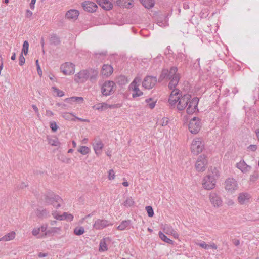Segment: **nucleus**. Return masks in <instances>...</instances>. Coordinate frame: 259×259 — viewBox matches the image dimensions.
<instances>
[{"mask_svg":"<svg viewBox=\"0 0 259 259\" xmlns=\"http://www.w3.org/2000/svg\"><path fill=\"white\" fill-rule=\"evenodd\" d=\"M191 96L189 94H185L183 96L180 97L177 105V109L179 110H183L186 108L188 101L190 100Z\"/></svg>","mask_w":259,"mask_h":259,"instance_id":"4468645a","label":"nucleus"},{"mask_svg":"<svg viewBox=\"0 0 259 259\" xmlns=\"http://www.w3.org/2000/svg\"><path fill=\"white\" fill-rule=\"evenodd\" d=\"M140 80L141 79L139 78L136 77L130 85V88L133 91L132 94L133 98L139 97L143 95V92L139 90L137 85V83L140 82Z\"/></svg>","mask_w":259,"mask_h":259,"instance_id":"f8f14e48","label":"nucleus"},{"mask_svg":"<svg viewBox=\"0 0 259 259\" xmlns=\"http://www.w3.org/2000/svg\"><path fill=\"white\" fill-rule=\"evenodd\" d=\"M120 106L118 104H114V105H108V108L114 109L119 107Z\"/></svg>","mask_w":259,"mask_h":259,"instance_id":"680f3d73","label":"nucleus"},{"mask_svg":"<svg viewBox=\"0 0 259 259\" xmlns=\"http://www.w3.org/2000/svg\"><path fill=\"white\" fill-rule=\"evenodd\" d=\"M164 232L166 234L171 235L174 236L175 238H178L179 235L171 226L168 225H165L163 229Z\"/></svg>","mask_w":259,"mask_h":259,"instance_id":"393cba45","label":"nucleus"},{"mask_svg":"<svg viewBox=\"0 0 259 259\" xmlns=\"http://www.w3.org/2000/svg\"><path fill=\"white\" fill-rule=\"evenodd\" d=\"M134 201L131 197H127L123 203V205L126 207H131L134 205Z\"/></svg>","mask_w":259,"mask_h":259,"instance_id":"a19ab883","label":"nucleus"},{"mask_svg":"<svg viewBox=\"0 0 259 259\" xmlns=\"http://www.w3.org/2000/svg\"><path fill=\"white\" fill-rule=\"evenodd\" d=\"M50 127L53 132H55L58 128V126L55 121H51L50 122Z\"/></svg>","mask_w":259,"mask_h":259,"instance_id":"09e8293b","label":"nucleus"},{"mask_svg":"<svg viewBox=\"0 0 259 259\" xmlns=\"http://www.w3.org/2000/svg\"><path fill=\"white\" fill-rule=\"evenodd\" d=\"M212 174H208L205 177L203 181V187L206 190H211L215 187L216 183V178L218 177V171L217 169L214 167L211 168Z\"/></svg>","mask_w":259,"mask_h":259,"instance_id":"f03ea898","label":"nucleus"},{"mask_svg":"<svg viewBox=\"0 0 259 259\" xmlns=\"http://www.w3.org/2000/svg\"><path fill=\"white\" fill-rule=\"evenodd\" d=\"M233 243L235 246H238L240 244V241L238 239L233 240Z\"/></svg>","mask_w":259,"mask_h":259,"instance_id":"774afa93","label":"nucleus"},{"mask_svg":"<svg viewBox=\"0 0 259 259\" xmlns=\"http://www.w3.org/2000/svg\"><path fill=\"white\" fill-rule=\"evenodd\" d=\"M16 236V233L14 231H12L10 233L7 234L3 237L0 238L1 241H9L13 240Z\"/></svg>","mask_w":259,"mask_h":259,"instance_id":"a878e982","label":"nucleus"},{"mask_svg":"<svg viewBox=\"0 0 259 259\" xmlns=\"http://www.w3.org/2000/svg\"><path fill=\"white\" fill-rule=\"evenodd\" d=\"M131 220H125L123 221L121 224L117 227V229L119 230H124L131 224Z\"/></svg>","mask_w":259,"mask_h":259,"instance_id":"7c9ffc66","label":"nucleus"},{"mask_svg":"<svg viewBox=\"0 0 259 259\" xmlns=\"http://www.w3.org/2000/svg\"><path fill=\"white\" fill-rule=\"evenodd\" d=\"M97 3L105 10H110L112 9L113 5L109 0H97Z\"/></svg>","mask_w":259,"mask_h":259,"instance_id":"aec40b11","label":"nucleus"},{"mask_svg":"<svg viewBox=\"0 0 259 259\" xmlns=\"http://www.w3.org/2000/svg\"><path fill=\"white\" fill-rule=\"evenodd\" d=\"M198 101V98H193L188 101V105H187L186 107V111L188 114H192L196 111Z\"/></svg>","mask_w":259,"mask_h":259,"instance_id":"ddd939ff","label":"nucleus"},{"mask_svg":"<svg viewBox=\"0 0 259 259\" xmlns=\"http://www.w3.org/2000/svg\"><path fill=\"white\" fill-rule=\"evenodd\" d=\"M52 214L56 219L59 220H67L68 221H72L73 219V216L72 214L66 212H64L62 215L58 214L56 212H54Z\"/></svg>","mask_w":259,"mask_h":259,"instance_id":"4be33fe9","label":"nucleus"},{"mask_svg":"<svg viewBox=\"0 0 259 259\" xmlns=\"http://www.w3.org/2000/svg\"><path fill=\"white\" fill-rule=\"evenodd\" d=\"M111 224L109 222L106 220L98 219L95 221L93 225V227L95 229L100 230L109 226Z\"/></svg>","mask_w":259,"mask_h":259,"instance_id":"dca6fc26","label":"nucleus"},{"mask_svg":"<svg viewBox=\"0 0 259 259\" xmlns=\"http://www.w3.org/2000/svg\"><path fill=\"white\" fill-rule=\"evenodd\" d=\"M165 78H168L170 80L168 84L169 89L176 88L180 79V74L178 72L177 67H171L169 71L166 69H163L159 78V82L162 81Z\"/></svg>","mask_w":259,"mask_h":259,"instance_id":"f257e3e1","label":"nucleus"},{"mask_svg":"<svg viewBox=\"0 0 259 259\" xmlns=\"http://www.w3.org/2000/svg\"><path fill=\"white\" fill-rule=\"evenodd\" d=\"M128 82V79L123 75L118 76L116 79V82L119 85H125Z\"/></svg>","mask_w":259,"mask_h":259,"instance_id":"2f4dec72","label":"nucleus"},{"mask_svg":"<svg viewBox=\"0 0 259 259\" xmlns=\"http://www.w3.org/2000/svg\"><path fill=\"white\" fill-rule=\"evenodd\" d=\"M19 64L20 66H22L24 64L25 62V59L23 55V54H21L19 57Z\"/></svg>","mask_w":259,"mask_h":259,"instance_id":"603ef678","label":"nucleus"},{"mask_svg":"<svg viewBox=\"0 0 259 259\" xmlns=\"http://www.w3.org/2000/svg\"><path fill=\"white\" fill-rule=\"evenodd\" d=\"M142 4L147 9H150L154 6V0H140Z\"/></svg>","mask_w":259,"mask_h":259,"instance_id":"c756f323","label":"nucleus"},{"mask_svg":"<svg viewBox=\"0 0 259 259\" xmlns=\"http://www.w3.org/2000/svg\"><path fill=\"white\" fill-rule=\"evenodd\" d=\"M36 66H37V72H38V74L41 76L42 75V71L40 69V67L38 64V60H37L36 61Z\"/></svg>","mask_w":259,"mask_h":259,"instance_id":"4d7b16f0","label":"nucleus"},{"mask_svg":"<svg viewBox=\"0 0 259 259\" xmlns=\"http://www.w3.org/2000/svg\"><path fill=\"white\" fill-rule=\"evenodd\" d=\"M247 149L252 151H255L257 149V146L256 145H250L247 147Z\"/></svg>","mask_w":259,"mask_h":259,"instance_id":"052dcab7","label":"nucleus"},{"mask_svg":"<svg viewBox=\"0 0 259 259\" xmlns=\"http://www.w3.org/2000/svg\"><path fill=\"white\" fill-rule=\"evenodd\" d=\"M116 89L115 83L112 81H105L101 88V92L104 96L113 94Z\"/></svg>","mask_w":259,"mask_h":259,"instance_id":"7ed1b4c3","label":"nucleus"},{"mask_svg":"<svg viewBox=\"0 0 259 259\" xmlns=\"http://www.w3.org/2000/svg\"><path fill=\"white\" fill-rule=\"evenodd\" d=\"M29 49V43L27 41H25L23 45V49L22 50V53H24L25 55H27Z\"/></svg>","mask_w":259,"mask_h":259,"instance_id":"c03bdc74","label":"nucleus"},{"mask_svg":"<svg viewBox=\"0 0 259 259\" xmlns=\"http://www.w3.org/2000/svg\"><path fill=\"white\" fill-rule=\"evenodd\" d=\"M32 12L29 10H27L26 13V17L27 18H30L32 16Z\"/></svg>","mask_w":259,"mask_h":259,"instance_id":"e2e57ef3","label":"nucleus"},{"mask_svg":"<svg viewBox=\"0 0 259 259\" xmlns=\"http://www.w3.org/2000/svg\"><path fill=\"white\" fill-rule=\"evenodd\" d=\"M83 9L88 12L93 13L95 12L97 9V5L92 2H84L81 4Z\"/></svg>","mask_w":259,"mask_h":259,"instance_id":"2eb2a0df","label":"nucleus"},{"mask_svg":"<svg viewBox=\"0 0 259 259\" xmlns=\"http://www.w3.org/2000/svg\"><path fill=\"white\" fill-rule=\"evenodd\" d=\"M49 42L51 45L57 46L60 44V40L58 36L56 34H53L49 38Z\"/></svg>","mask_w":259,"mask_h":259,"instance_id":"cd10ccee","label":"nucleus"},{"mask_svg":"<svg viewBox=\"0 0 259 259\" xmlns=\"http://www.w3.org/2000/svg\"><path fill=\"white\" fill-rule=\"evenodd\" d=\"M258 174L257 172H255L250 176L249 181L252 182H254L258 179Z\"/></svg>","mask_w":259,"mask_h":259,"instance_id":"49530a36","label":"nucleus"},{"mask_svg":"<svg viewBox=\"0 0 259 259\" xmlns=\"http://www.w3.org/2000/svg\"><path fill=\"white\" fill-rule=\"evenodd\" d=\"M79 14L78 10L75 9H71L68 11L65 14L66 17L70 20H76Z\"/></svg>","mask_w":259,"mask_h":259,"instance_id":"412c9836","label":"nucleus"},{"mask_svg":"<svg viewBox=\"0 0 259 259\" xmlns=\"http://www.w3.org/2000/svg\"><path fill=\"white\" fill-rule=\"evenodd\" d=\"M52 90H53V92L55 94H56L57 96L58 97H62L64 95V92L62 91L59 90L55 87H53Z\"/></svg>","mask_w":259,"mask_h":259,"instance_id":"a18cd8bd","label":"nucleus"},{"mask_svg":"<svg viewBox=\"0 0 259 259\" xmlns=\"http://www.w3.org/2000/svg\"><path fill=\"white\" fill-rule=\"evenodd\" d=\"M236 167L243 173L249 172L251 169V167L247 165L244 160L237 163Z\"/></svg>","mask_w":259,"mask_h":259,"instance_id":"6ab92c4d","label":"nucleus"},{"mask_svg":"<svg viewBox=\"0 0 259 259\" xmlns=\"http://www.w3.org/2000/svg\"><path fill=\"white\" fill-rule=\"evenodd\" d=\"M45 202L48 205H52L55 202H57L56 206H60L63 203L62 199L58 195H55L53 192H48L45 195Z\"/></svg>","mask_w":259,"mask_h":259,"instance_id":"39448f33","label":"nucleus"},{"mask_svg":"<svg viewBox=\"0 0 259 259\" xmlns=\"http://www.w3.org/2000/svg\"><path fill=\"white\" fill-rule=\"evenodd\" d=\"M180 97H176L174 96H170L169 98V103L171 106H175L177 102L178 101Z\"/></svg>","mask_w":259,"mask_h":259,"instance_id":"79ce46f5","label":"nucleus"},{"mask_svg":"<svg viewBox=\"0 0 259 259\" xmlns=\"http://www.w3.org/2000/svg\"><path fill=\"white\" fill-rule=\"evenodd\" d=\"M88 79L92 82H95L98 75V71L97 70L90 69L88 70Z\"/></svg>","mask_w":259,"mask_h":259,"instance_id":"b1692460","label":"nucleus"},{"mask_svg":"<svg viewBox=\"0 0 259 259\" xmlns=\"http://www.w3.org/2000/svg\"><path fill=\"white\" fill-rule=\"evenodd\" d=\"M113 71V67L108 64H104L101 70V74L106 77L109 76Z\"/></svg>","mask_w":259,"mask_h":259,"instance_id":"5701e85b","label":"nucleus"},{"mask_svg":"<svg viewBox=\"0 0 259 259\" xmlns=\"http://www.w3.org/2000/svg\"><path fill=\"white\" fill-rule=\"evenodd\" d=\"M133 2V0H117L116 3L120 7L129 8L132 6Z\"/></svg>","mask_w":259,"mask_h":259,"instance_id":"bb28decb","label":"nucleus"},{"mask_svg":"<svg viewBox=\"0 0 259 259\" xmlns=\"http://www.w3.org/2000/svg\"><path fill=\"white\" fill-rule=\"evenodd\" d=\"M158 234L160 238L164 242L170 244H173V241L170 239L169 238H167L165 234H164L162 232H159Z\"/></svg>","mask_w":259,"mask_h":259,"instance_id":"f704fd0d","label":"nucleus"},{"mask_svg":"<svg viewBox=\"0 0 259 259\" xmlns=\"http://www.w3.org/2000/svg\"><path fill=\"white\" fill-rule=\"evenodd\" d=\"M108 179L110 180H114L115 178V173L113 169H110L108 171Z\"/></svg>","mask_w":259,"mask_h":259,"instance_id":"3c124183","label":"nucleus"},{"mask_svg":"<svg viewBox=\"0 0 259 259\" xmlns=\"http://www.w3.org/2000/svg\"><path fill=\"white\" fill-rule=\"evenodd\" d=\"M48 214V212L46 210L37 209L36 211V215L38 217L43 218L46 217Z\"/></svg>","mask_w":259,"mask_h":259,"instance_id":"ea45409f","label":"nucleus"},{"mask_svg":"<svg viewBox=\"0 0 259 259\" xmlns=\"http://www.w3.org/2000/svg\"><path fill=\"white\" fill-rule=\"evenodd\" d=\"M209 199L214 207H220L222 206L223 200L219 194L215 191H212L209 193Z\"/></svg>","mask_w":259,"mask_h":259,"instance_id":"423d86ee","label":"nucleus"},{"mask_svg":"<svg viewBox=\"0 0 259 259\" xmlns=\"http://www.w3.org/2000/svg\"><path fill=\"white\" fill-rule=\"evenodd\" d=\"M197 245L205 249H208L209 248V245L207 244L204 242L198 243Z\"/></svg>","mask_w":259,"mask_h":259,"instance_id":"864d4df0","label":"nucleus"},{"mask_svg":"<svg viewBox=\"0 0 259 259\" xmlns=\"http://www.w3.org/2000/svg\"><path fill=\"white\" fill-rule=\"evenodd\" d=\"M107 244L104 240H101L100 243L99 251H105L107 250Z\"/></svg>","mask_w":259,"mask_h":259,"instance_id":"37998d69","label":"nucleus"},{"mask_svg":"<svg viewBox=\"0 0 259 259\" xmlns=\"http://www.w3.org/2000/svg\"><path fill=\"white\" fill-rule=\"evenodd\" d=\"M48 143L50 145L55 146H59L60 144L58 139L56 137H54L53 138H49L48 139Z\"/></svg>","mask_w":259,"mask_h":259,"instance_id":"e433bc0d","label":"nucleus"},{"mask_svg":"<svg viewBox=\"0 0 259 259\" xmlns=\"http://www.w3.org/2000/svg\"><path fill=\"white\" fill-rule=\"evenodd\" d=\"M148 105L151 109H153L155 106V102L152 101V102L148 103Z\"/></svg>","mask_w":259,"mask_h":259,"instance_id":"338daca9","label":"nucleus"},{"mask_svg":"<svg viewBox=\"0 0 259 259\" xmlns=\"http://www.w3.org/2000/svg\"><path fill=\"white\" fill-rule=\"evenodd\" d=\"M170 96H174L176 97H179V91L178 89H176L175 88H173Z\"/></svg>","mask_w":259,"mask_h":259,"instance_id":"5fc2aeb1","label":"nucleus"},{"mask_svg":"<svg viewBox=\"0 0 259 259\" xmlns=\"http://www.w3.org/2000/svg\"><path fill=\"white\" fill-rule=\"evenodd\" d=\"M88 79V70H83L75 75V81L77 82H83Z\"/></svg>","mask_w":259,"mask_h":259,"instance_id":"f3484780","label":"nucleus"},{"mask_svg":"<svg viewBox=\"0 0 259 259\" xmlns=\"http://www.w3.org/2000/svg\"><path fill=\"white\" fill-rule=\"evenodd\" d=\"M93 107L96 110L103 111L108 109V104L105 103H99Z\"/></svg>","mask_w":259,"mask_h":259,"instance_id":"72a5a7b5","label":"nucleus"},{"mask_svg":"<svg viewBox=\"0 0 259 259\" xmlns=\"http://www.w3.org/2000/svg\"><path fill=\"white\" fill-rule=\"evenodd\" d=\"M73 116V114L69 113H64L62 114V117L66 120H71Z\"/></svg>","mask_w":259,"mask_h":259,"instance_id":"8fccbe9b","label":"nucleus"},{"mask_svg":"<svg viewBox=\"0 0 259 259\" xmlns=\"http://www.w3.org/2000/svg\"><path fill=\"white\" fill-rule=\"evenodd\" d=\"M201 127V122L199 118L195 117L190 120L189 124V130L191 133L194 134L198 133Z\"/></svg>","mask_w":259,"mask_h":259,"instance_id":"0eeeda50","label":"nucleus"},{"mask_svg":"<svg viewBox=\"0 0 259 259\" xmlns=\"http://www.w3.org/2000/svg\"><path fill=\"white\" fill-rule=\"evenodd\" d=\"M207 164V160L205 155H200L197 159L195 167L198 171H204Z\"/></svg>","mask_w":259,"mask_h":259,"instance_id":"1a4fd4ad","label":"nucleus"},{"mask_svg":"<svg viewBox=\"0 0 259 259\" xmlns=\"http://www.w3.org/2000/svg\"><path fill=\"white\" fill-rule=\"evenodd\" d=\"M204 147V142L201 138L194 139L191 144V149L192 152L197 155L202 152Z\"/></svg>","mask_w":259,"mask_h":259,"instance_id":"20e7f679","label":"nucleus"},{"mask_svg":"<svg viewBox=\"0 0 259 259\" xmlns=\"http://www.w3.org/2000/svg\"><path fill=\"white\" fill-rule=\"evenodd\" d=\"M103 147V143L100 140L95 141V143L93 144V148L94 151H96L97 150H101Z\"/></svg>","mask_w":259,"mask_h":259,"instance_id":"c9c22d12","label":"nucleus"},{"mask_svg":"<svg viewBox=\"0 0 259 259\" xmlns=\"http://www.w3.org/2000/svg\"><path fill=\"white\" fill-rule=\"evenodd\" d=\"M251 198V195L246 192H242L239 194L238 196V201L241 205L244 204L248 202Z\"/></svg>","mask_w":259,"mask_h":259,"instance_id":"a211bd4d","label":"nucleus"},{"mask_svg":"<svg viewBox=\"0 0 259 259\" xmlns=\"http://www.w3.org/2000/svg\"><path fill=\"white\" fill-rule=\"evenodd\" d=\"M36 0H31V3L30 4V7L32 10L34 9V5L36 3Z\"/></svg>","mask_w":259,"mask_h":259,"instance_id":"69168bd1","label":"nucleus"},{"mask_svg":"<svg viewBox=\"0 0 259 259\" xmlns=\"http://www.w3.org/2000/svg\"><path fill=\"white\" fill-rule=\"evenodd\" d=\"M156 82V77L152 76H147L144 78L142 82V86L145 89H150L154 87Z\"/></svg>","mask_w":259,"mask_h":259,"instance_id":"9b49d317","label":"nucleus"},{"mask_svg":"<svg viewBox=\"0 0 259 259\" xmlns=\"http://www.w3.org/2000/svg\"><path fill=\"white\" fill-rule=\"evenodd\" d=\"M238 188V183L236 180L232 178H228L225 182V189L229 193H232Z\"/></svg>","mask_w":259,"mask_h":259,"instance_id":"6e6552de","label":"nucleus"},{"mask_svg":"<svg viewBox=\"0 0 259 259\" xmlns=\"http://www.w3.org/2000/svg\"><path fill=\"white\" fill-rule=\"evenodd\" d=\"M61 72L65 75H70L75 72V65L70 62H66L60 67Z\"/></svg>","mask_w":259,"mask_h":259,"instance_id":"9d476101","label":"nucleus"},{"mask_svg":"<svg viewBox=\"0 0 259 259\" xmlns=\"http://www.w3.org/2000/svg\"><path fill=\"white\" fill-rule=\"evenodd\" d=\"M65 101L68 103H71V102L82 103L83 101V98L81 97H72L66 98Z\"/></svg>","mask_w":259,"mask_h":259,"instance_id":"473e14b6","label":"nucleus"},{"mask_svg":"<svg viewBox=\"0 0 259 259\" xmlns=\"http://www.w3.org/2000/svg\"><path fill=\"white\" fill-rule=\"evenodd\" d=\"M60 231L61 229L60 227H52L45 232V235H54L55 234H59Z\"/></svg>","mask_w":259,"mask_h":259,"instance_id":"c85d7f7f","label":"nucleus"},{"mask_svg":"<svg viewBox=\"0 0 259 259\" xmlns=\"http://www.w3.org/2000/svg\"><path fill=\"white\" fill-rule=\"evenodd\" d=\"M73 233L76 235H81L84 233V229L83 227H76L74 229Z\"/></svg>","mask_w":259,"mask_h":259,"instance_id":"4c0bfd02","label":"nucleus"},{"mask_svg":"<svg viewBox=\"0 0 259 259\" xmlns=\"http://www.w3.org/2000/svg\"><path fill=\"white\" fill-rule=\"evenodd\" d=\"M78 151L83 155H85L90 152V149L87 146H82L78 149Z\"/></svg>","mask_w":259,"mask_h":259,"instance_id":"58836bf2","label":"nucleus"},{"mask_svg":"<svg viewBox=\"0 0 259 259\" xmlns=\"http://www.w3.org/2000/svg\"><path fill=\"white\" fill-rule=\"evenodd\" d=\"M54 115V113L50 110H47L46 112V115L50 117Z\"/></svg>","mask_w":259,"mask_h":259,"instance_id":"0e129e2a","label":"nucleus"},{"mask_svg":"<svg viewBox=\"0 0 259 259\" xmlns=\"http://www.w3.org/2000/svg\"><path fill=\"white\" fill-rule=\"evenodd\" d=\"M168 123V118H163L160 121V124L162 126H166Z\"/></svg>","mask_w":259,"mask_h":259,"instance_id":"6e6d98bb","label":"nucleus"},{"mask_svg":"<svg viewBox=\"0 0 259 259\" xmlns=\"http://www.w3.org/2000/svg\"><path fill=\"white\" fill-rule=\"evenodd\" d=\"M32 107L33 109V110H34V111L35 112V113H36V114L37 115V116L38 118H39L40 117V114L39 113L38 109L37 107V106L35 105H32Z\"/></svg>","mask_w":259,"mask_h":259,"instance_id":"13d9d810","label":"nucleus"},{"mask_svg":"<svg viewBox=\"0 0 259 259\" xmlns=\"http://www.w3.org/2000/svg\"><path fill=\"white\" fill-rule=\"evenodd\" d=\"M40 231V228H34L32 231V234L34 236H36L39 233Z\"/></svg>","mask_w":259,"mask_h":259,"instance_id":"bf43d9fd","label":"nucleus"},{"mask_svg":"<svg viewBox=\"0 0 259 259\" xmlns=\"http://www.w3.org/2000/svg\"><path fill=\"white\" fill-rule=\"evenodd\" d=\"M146 211L147 212L148 215L149 217H152L153 216L154 212H153V208H152V207L151 206H146Z\"/></svg>","mask_w":259,"mask_h":259,"instance_id":"de8ad7c7","label":"nucleus"}]
</instances>
